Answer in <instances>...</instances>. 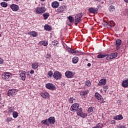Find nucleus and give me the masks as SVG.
Listing matches in <instances>:
<instances>
[{
  "mask_svg": "<svg viewBox=\"0 0 128 128\" xmlns=\"http://www.w3.org/2000/svg\"><path fill=\"white\" fill-rule=\"evenodd\" d=\"M36 12L38 14H44L46 12V8L44 6H39L37 7L36 9Z\"/></svg>",
  "mask_w": 128,
  "mask_h": 128,
  "instance_id": "obj_1",
  "label": "nucleus"
},
{
  "mask_svg": "<svg viewBox=\"0 0 128 128\" xmlns=\"http://www.w3.org/2000/svg\"><path fill=\"white\" fill-rule=\"evenodd\" d=\"M82 13L80 12L74 18L75 25L78 26V24L82 20Z\"/></svg>",
  "mask_w": 128,
  "mask_h": 128,
  "instance_id": "obj_2",
  "label": "nucleus"
},
{
  "mask_svg": "<svg viewBox=\"0 0 128 128\" xmlns=\"http://www.w3.org/2000/svg\"><path fill=\"white\" fill-rule=\"evenodd\" d=\"M80 108V104L78 103H74L73 104L70 108V110L72 112H76L77 110H78Z\"/></svg>",
  "mask_w": 128,
  "mask_h": 128,
  "instance_id": "obj_3",
  "label": "nucleus"
},
{
  "mask_svg": "<svg viewBox=\"0 0 128 128\" xmlns=\"http://www.w3.org/2000/svg\"><path fill=\"white\" fill-rule=\"evenodd\" d=\"M46 88L51 90H56V86L52 84L48 83L46 84Z\"/></svg>",
  "mask_w": 128,
  "mask_h": 128,
  "instance_id": "obj_4",
  "label": "nucleus"
},
{
  "mask_svg": "<svg viewBox=\"0 0 128 128\" xmlns=\"http://www.w3.org/2000/svg\"><path fill=\"white\" fill-rule=\"evenodd\" d=\"M70 52L71 54H75L76 56H82V52L81 50H76L74 49H70Z\"/></svg>",
  "mask_w": 128,
  "mask_h": 128,
  "instance_id": "obj_5",
  "label": "nucleus"
},
{
  "mask_svg": "<svg viewBox=\"0 0 128 128\" xmlns=\"http://www.w3.org/2000/svg\"><path fill=\"white\" fill-rule=\"evenodd\" d=\"M53 78L56 80H60L62 78V74L58 71L55 72L53 75Z\"/></svg>",
  "mask_w": 128,
  "mask_h": 128,
  "instance_id": "obj_6",
  "label": "nucleus"
},
{
  "mask_svg": "<svg viewBox=\"0 0 128 128\" xmlns=\"http://www.w3.org/2000/svg\"><path fill=\"white\" fill-rule=\"evenodd\" d=\"M19 74L20 77L21 78V80H26V71H20Z\"/></svg>",
  "mask_w": 128,
  "mask_h": 128,
  "instance_id": "obj_7",
  "label": "nucleus"
},
{
  "mask_svg": "<svg viewBox=\"0 0 128 128\" xmlns=\"http://www.w3.org/2000/svg\"><path fill=\"white\" fill-rule=\"evenodd\" d=\"M16 92H18V89H12V90H10L8 92V96H14L16 94Z\"/></svg>",
  "mask_w": 128,
  "mask_h": 128,
  "instance_id": "obj_8",
  "label": "nucleus"
},
{
  "mask_svg": "<svg viewBox=\"0 0 128 128\" xmlns=\"http://www.w3.org/2000/svg\"><path fill=\"white\" fill-rule=\"evenodd\" d=\"M65 76L68 78H74V74L72 72V71L67 70L65 72Z\"/></svg>",
  "mask_w": 128,
  "mask_h": 128,
  "instance_id": "obj_9",
  "label": "nucleus"
},
{
  "mask_svg": "<svg viewBox=\"0 0 128 128\" xmlns=\"http://www.w3.org/2000/svg\"><path fill=\"white\" fill-rule=\"evenodd\" d=\"M95 96L96 98L98 100H100L99 102L100 104H102V102H104V98H102V97L100 94L98 92L96 93Z\"/></svg>",
  "mask_w": 128,
  "mask_h": 128,
  "instance_id": "obj_10",
  "label": "nucleus"
},
{
  "mask_svg": "<svg viewBox=\"0 0 128 128\" xmlns=\"http://www.w3.org/2000/svg\"><path fill=\"white\" fill-rule=\"evenodd\" d=\"M98 8H88V12L90 14H98Z\"/></svg>",
  "mask_w": 128,
  "mask_h": 128,
  "instance_id": "obj_11",
  "label": "nucleus"
},
{
  "mask_svg": "<svg viewBox=\"0 0 128 128\" xmlns=\"http://www.w3.org/2000/svg\"><path fill=\"white\" fill-rule=\"evenodd\" d=\"M11 77L12 74L10 73L6 72L2 75V78H3V80H6V78H10Z\"/></svg>",
  "mask_w": 128,
  "mask_h": 128,
  "instance_id": "obj_12",
  "label": "nucleus"
},
{
  "mask_svg": "<svg viewBox=\"0 0 128 128\" xmlns=\"http://www.w3.org/2000/svg\"><path fill=\"white\" fill-rule=\"evenodd\" d=\"M66 10V6H62L58 8L57 12H64Z\"/></svg>",
  "mask_w": 128,
  "mask_h": 128,
  "instance_id": "obj_13",
  "label": "nucleus"
},
{
  "mask_svg": "<svg viewBox=\"0 0 128 128\" xmlns=\"http://www.w3.org/2000/svg\"><path fill=\"white\" fill-rule=\"evenodd\" d=\"M10 8L14 12H18V10L19 7L16 4H12L10 6Z\"/></svg>",
  "mask_w": 128,
  "mask_h": 128,
  "instance_id": "obj_14",
  "label": "nucleus"
},
{
  "mask_svg": "<svg viewBox=\"0 0 128 128\" xmlns=\"http://www.w3.org/2000/svg\"><path fill=\"white\" fill-rule=\"evenodd\" d=\"M40 96L44 98H50V95L48 94V92H42L40 93Z\"/></svg>",
  "mask_w": 128,
  "mask_h": 128,
  "instance_id": "obj_15",
  "label": "nucleus"
},
{
  "mask_svg": "<svg viewBox=\"0 0 128 128\" xmlns=\"http://www.w3.org/2000/svg\"><path fill=\"white\" fill-rule=\"evenodd\" d=\"M60 6V3L56 1H54L52 3V6L53 8H58Z\"/></svg>",
  "mask_w": 128,
  "mask_h": 128,
  "instance_id": "obj_16",
  "label": "nucleus"
},
{
  "mask_svg": "<svg viewBox=\"0 0 128 128\" xmlns=\"http://www.w3.org/2000/svg\"><path fill=\"white\" fill-rule=\"evenodd\" d=\"M48 122L51 124H54V122H56V118L54 116L50 117L48 118Z\"/></svg>",
  "mask_w": 128,
  "mask_h": 128,
  "instance_id": "obj_17",
  "label": "nucleus"
},
{
  "mask_svg": "<svg viewBox=\"0 0 128 128\" xmlns=\"http://www.w3.org/2000/svg\"><path fill=\"white\" fill-rule=\"evenodd\" d=\"M106 84V80L103 78L100 80L98 84V86H104Z\"/></svg>",
  "mask_w": 128,
  "mask_h": 128,
  "instance_id": "obj_18",
  "label": "nucleus"
},
{
  "mask_svg": "<svg viewBox=\"0 0 128 128\" xmlns=\"http://www.w3.org/2000/svg\"><path fill=\"white\" fill-rule=\"evenodd\" d=\"M28 34H30V36H32L34 38H36L38 36V32H36V31L30 32H28Z\"/></svg>",
  "mask_w": 128,
  "mask_h": 128,
  "instance_id": "obj_19",
  "label": "nucleus"
},
{
  "mask_svg": "<svg viewBox=\"0 0 128 128\" xmlns=\"http://www.w3.org/2000/svg\"><path fill=\"white\" fill-rule=\"evenodd\" d=\"M122 86L123 88H128V79L124 80L122 82Z\"/></svg>",
  "mask_w": 128,
  "mask_h": 128,
  "instance_id": "obj_20",
  "label": "nucleus"
},
{
  "mask_svg": "<svg viewBox=\"0 0 128 128\" xmlns=\"http://www.w3.org/2000/svg\"><path fill=\"white\" fill-rule=\"evenodd\" d=\"M76 112H77L78 116H82V108H80L78 110H76Z\"/></svg>",
  "mask_w": 128,
  "mask_h": 128,
  "instance_id": "obj_21",
  "label": "nucleus"
},
{
  "mask_svg": "<svg viewBox=\"0 0 128 128\" xmlns=\"http://www.w3.org/2000/svg\"><path fill=\"white\" fill-rule=\"evenodd\" d=\"M116 26V24L113 21H110L108 22V28H114Z\"/></svg>",
  "mask_w": 128,
  "mask_h": 128,
  "instance_id": "obj_22",
  "label": "nucleus"
},
{
  "mask_svg": "<svg viewBox=\"0 0 128 128\" xmlns=\"http://www.w3.org/2000/svg\"><path fill=\"white\" fill-rule=\"evenodd\" d=\"M122 118H123L122 114L114 116V120H122Z\"/></svg>",
  "mask_w": 128,
  "mask_h": 128,
  "instance_id": "obj_23",
  "label": "nucleus"
},
{
  "mask_svg": "<svg viewBox=\"0 0 128 128\" xmlns=\"http://www.w3.org/2000/svg\"><path fill=\"white\" fill-rule=\"evenodd\" d=\"M50 122H48V120L46 119L45 120H43L42 121L41 123L44 124L45 126H50Z\"/></svg>",
  "mask_w": 128,
  "mask_h": 128,
  "instance_id": "obj_24",
  "label": "nucleus"
},
{
  "mask_svg": "<svg viewBox=\"0 0 128 128\" xmlns=\"http://www.w3.org/2000/svg\"><path fill=\"white\" fill-rule=\"evenodd\" d=\"M45 30H52V26L48 24H45L44 26Z\"/></svg>",
  "mask_w": 128,
  "mask_h": 128,
  "instance_id": "obj_25",
  "label": "nucleus"
},
{
  "mask_svg": "<svg viewBox=\"0 0 128 128\" xmlns=\"http://www.w3.org/2000/svg\"><path fill=\"white\" fill-rule=\"evenodd\" d=\"M39 44L40 46H48V43L46 41H41V42H40Z\"/></svg>",
  "mask_w": 128,
  "mask_h": 128,
  "instance_id": "obj_26",
  "label": "nucleus"
},
{
  "mask_svg": "<svg viewBox=\"0 0 128 128\" xmlns=\"http://www.w3.org/2000/svg\"><path fill=\"white\" fill-rule=\"evenodd\" d=\"M108 56V54H99L97 56L98 58H106Z\"/></svg>",
  "mask_w": 128,
  "mask_h": 128,
  "instance_id": "obj_27",
  "label": "nucleus"
},
{
  "mask_svg": "<svg viewBox=\"0 0 128 128\" xmlns=\"http://www.w3.org/2000/svg\"><path fill=\"white\" fill-rule=\"evenodd\" d=\"M42 16H44V20H48V18L50 16V14L48 12H46L42 14Z\"/></svg>",
  "mask_w": 128,
  "mask_h": 128,
  "instance_id": "obj_28",
  "label": "nucleus"
},
{
  "mask_svg": "<svg viewBox=\"0 0 128 128\" xmlns=\"http://www.w3.org/2000/svg\"><path fill=\"white\" fill-rule=\"evenodd\" d=\"M104 124L102 123H98L96 126L92 127V128H102Z\"/></svg>",
  "mask_w": 128,
  "mask_h": 128,
  "instance_id": "obj_29",
  "label": "nucleus"
},
{
  "mask_svg": "<svg viewBox=\"0 0 128 128\" xmlns=\"http://www.w3.org/2000/svg\"><path fill=\"white\" fill-rule=\"evenodd\" d=\"M32 68H34V70H36V68H38V63H34L32 64Z\"/></svg>",
  "mask_w": 128,
  "mask_h": 128,
  "instance_id": "obj_30",
  "label": "nucleus"
},
{
  "mask_svg": "<svg viewBox=\"0 0 128 128\" xmlns=\"http://www.w3.org/2000/svg\"><path fill=\"white\" fill-rule=\"evenodd\" d=\"M78 62V57H74L72 59V62L73 64H76Z\"/></svg>",
  "mask_w": 128,
  "mask_h": 128,
  "instance_id": "obj_31",
  "label": "nucleus"
},
{
  "mask_svg": "<svg viewBox=\"0 0 128 128\" xmlns=\"http://www.w3.org/2000/svg\"><path fill=\"white\" fill-rule=\"evenodd\" d=\"M13 118H16L18 116V113L16 112H13L12 113Z\"/></svg>",
  "mask_w": 128,
  "mask_h": 128,
  "instance_id": "obj_32",
  "label": "nucleus"
},
{
  "mask_svg": "<svg viewBox=\"0 0 128 128\" xmlns=\"http://www.w3.org/2000/svg\"><path fill=\"white\" fill-rule=\"evenodd\" d=\"M68 19L69 20L70 22H74V17H72V16H70L68 17Z\"/></svg>",
  "mask_w": 128,
  "mask_h": 128,
  "instance_id": "obj_33",
  "label": "nucleus"
},
{
  "mask_svg": "<svg viewBox=\"0 0 128 128\" xmlns=\"http://www.w3.org/2000/svg\"><path fill=\"white\" fill-rule=\"evenodd\" d=\"M110 55L111 56L112 58H114L118 56V53L117 52L112 53Z\"/></svg>",
  "mask_w": 128,
  "mask_h": 128,
  "instance_id": "obj_34",
  "label": "nucleus"
},
{
  "mask_svg": "<svg viewBox=\"0 0 128 128\" xmlns=\"http://www.w3.org/2000/svg\"><path fill=\"white\" fill-rule=\"evenodd\" d=\"M0 6H2L3 8H6V6H8V4L6 2H2L0 4Z\"/></svg>",
  "mask_w": 128,
  "mask_h": 128,
  "instance_id": "obj_35",
  "label": "nucleus"
},
{
  "mask_svg": "<svg viewBox=\"0 0 128 128\" xmlns=\"http://www.w3.org/2000/svg\"><path fill=\"white\" fill-rule=\"evenodd\" d=\"M116 46H120L122 44V40L118 39L116 40Z\"/></svg>",
  "mask_w": 128,
  "mask_h": 128,
  "instance_id": "obj_36",
  "label": "nucleus"
},
{
  "mask_svg": "<svg viewBox=\"0 0 128 128\" xmlns=\"http://www.w3.org/2000/svg\"><path fill=\"white\" fill-rule=\"evenodd\" d=\"M12 118L11 117H8L6 118V119L5 122L8 124L10 122H12Z\"/></svg>",
  "mask_w": 128,
  "mask_h": 128,
  "instance_id": "obj_37",
  "label": "nucleus"
},
{
  "mask_svg": "<svg viewBox=\"0 0 128 128\" xmlns=\"http://www.w3.org/2000/svg\"><path fill=\"white\" fill-rule=\"evenodd\" d=\"M114 6H111L109 7V10H110V12H114Z\"/></svg>",
  "mask_w": 128,
  "mask_h": 128,
  "instance_id": "obj_38",
  "label": "nucleus"
},
{
  "mask_svg": "<svg viewBox=\"0 0 128 128\" xmlns=\"http://www.w3.org/2000/svg\"><path fill=\"white\" fill-rule=\"evenodd\" d=\"M91 84H90V80H87L86 82H85V86H90Z\"/></svg>",
  "mask_w": 128,
  "mask_h": 128,
  "instance_id": "obj_39",
  "label": "nucleus"
},
{
  "mask_svg": "<svg viewBox=\"0 0 128 128\" xmlns=\"http://www.w3.org/2000/svg\"><path fill=\"white\" fill-rule=\"evenodd\" d=\"M106 60H112V58L111 55H108L107 54L106 58Z\"/></svg>",
  "mask_w": 128,
  "mask_h": 128,
  "instance_id": "obj_40",
  "label": "nucleus"
},
{
  "mask_svg": "<svg viewBox=\"0 0 128 128\" xmlns=\"http://www.w3.org/2000/svg\"><path fill=\"white\" fill-rule=\"evenodd\" d=\"M75 99H74V98H68V101L70 104H72L74 102V100Z\"/></svg>",
  "mask_w": 128,
  "mask_h": 128,
  "instance_id": "obj_41",
  "label": "nucleus"
},
{
  "mask_svg": "<svg viewBox=\"0 0 128 128\" xmlns=\"http://www.w3.org/2000/svg\"><path fill=\"white\" fill-rule=\"evenodd\" d=\"M52 74H54L52 73V70H50L48 74V76L50 78L52 76Z\"/></svg>",
  "mask_w": 128,
  "mask_h": 128,
  "instance_id": "obj_42",
  "label": "nucleus"
},
{
  "mask_svg": "<svg viewBox=\"0 0 128 128\" xmlns=\"http://www.w3.org/2000/svg\"><path fill=\"white\" fill-rule=\"evenodd\" d=\"M13 111H14V108L12 107L10 108H8V112H10V114Z\"/></svg>",
  "mask_w": 128,
  "mask_h": 128,
  "instance_id": "obj_43",
  "label": "nucleus"
},
{
  "mask_svg": "<svg viewBox=\"0 0 128 128\" xmlns=\"http://www.w3.org/2000/svg\"><path fill=\"white\" fill-rule=\"evenodd\" d=\"M92 108L90 107L88 108V112L90 114V112H92Z\"/></svg>",
  "mask_w": 128,
  "mask_h": 128,
  "instance_id": "obj_44",
  "label": "nucleus"
},
{
  "mask_svg": "<svg viewBox=\"0 0 128 128\" xmlns=\"http://www.w3.org/2000/svg\"><path fill=\"white\" fill-rule=\"evenodd\" d=\"M102 24H104V26H108V22H106L104 21L102 23Z\"/></svg>",
  "mask_w": 128,
  "mask_h": 128,
  "instance_id": "obj_45",
  "label": "nucleus"
},
{
  "mask_svg": "<svg viewBox=\"0 0 128 128\" xmlns=\"http://www.w3.org/2000/svg\"><path fill=\"white\" fill-rule=\"evenodd\" d=\"M50 56H51L50 54H48L46 55V58H50Z\"/></svg>",
  "mask_w": 128,
  "mask_h": 128,
  "instance_id": "obj_46",
  "label": "nucleus"
},
{
  "mask_svg": "<svg viewBox=\"0 0 128 128\" xmlns=\"http://www.w3.org/2000/svg\"><path fill=\"white\" fill-rule=\"evenodd\" d=\"M53 46H58V41L54 40L52 42Z\"/></svg>",
  "mask_w": 128,
  "mask_h": 128,
  "instance_id": "obj_47",
  "label": "nucleus"
},
{
  "mask_svg": "<svg viewBox=\"0 0 128 128\" xmlns=\"http://www.w3.org/2000/svg\"><path fill=\"white\" fill-rule=\"evenodd\" d=\"M82 116V118H86V114L82 113V116Z\"/></svg>",
  "mask_w": 128,
  "mask_h": 128,
  "instance_id": "obj_48",
  "label": "nucleus"
},
{
  "mask_svg": "<svg viewBox=\"0 0 128 128\" xmlns=\"http://www.w3.org/2000/svg\"><path fill=\"white\" fill-rule=\"evenodd\" d=\"M4 64V60L0 58V64Z\"/></svg>",
  "mask_w": 128,
  "mask_h": 128,
  "instance_id": "obj_49",
  "label": "nucleus"
},
{
  "mask_svg": "<svg viewBox=\"0 0 128 128\" xmlns=\"http://www.w3.org/2000/svg\"><path fill=\"white\" fill-rule=\"evenodd\" d=\"M111 124H116V120H112L111 121Z\"/></svg>",
  "mask_w": 128,
  "mask_h": 128,
  "instance_id": "obj_50",
  "label": "nucleus"
},
{
  "mask_svg": "<svg viewBox=\"0 0 128 128\" xmlns=\"http://www.w3.org/2000/svg\"><path fill=\"white\" fill-rule=\"evenodd\" d=\"M30 74H34V70H30Z\"/></svg>",
  "mask_w": 128,
  "mask_h": 128,
  "instance_id": "obj_51",
  "label": "nucleus"
},
{
  "mask_svg": "<svg viewBox=\"0 0 128 128\" xmlns=\"http://www.w3.org/2000/svg\"><path fill=\"white\" fill-rule=\"evenodd\" d=\"M80 96H86L84 91L80 92Z\"/></svg>",
  "mask_w": 128,
  "mask_h": 128,
  "instance_id": "obj_52",
  "label": "nucleus"
},
{
  "mask_svg": "<svg viewBox=\"0 0 128 128\" xmlns=\"http://www.w3.org/2000/svg\"><path fill=\"white\" fill-rule=\"evenodd\" d=\"M118 128H126L125 125H122V126H120V127Z\"/></svg>",
  "mask_w": 128,
  "mask_h": 128,
  "instance_id": "obj_53",
  "label": "nucleus"
},
{
  "mask_svg": "<svg viewBox=\"0 0 128 128\" xmlns=\"http://www.w3.org/2000/svg\"><path fill=\"white\" fill-rule=\"evenodd\" d=\"M88 92H89L88 90L84 91V93L85 94V95L88 94Z\"/></svg>",
  "mask_w": 128,
  "mask_h": 128,
  "instance_id": "obj_54",
  "label": "nucleus"
},
{
  "mask_svg": "<svg viewBox=\"0 0 128 128\" xmlns=\"http://www.w3.org/2000/svg\"><path fill=\"white\" fill-rule=\"evenodd\" d=\"M108 86H104V90H108Z\"/></svg>",
  "mask_w": 128,
  "mask_h": 128,
  "instance_id": "obj_55",
  "label": "nucleus"
},
{
  "mask_svg": "<svg viewBox=\"0 0 128 128\" xmlns=\"http://www.w3.org/2000/svg\"><path fill=\"white\" fill-rule=\"evenodd\" d=\"M120 49V46H117L116 50H119Z\"/></svg>",
  "mask_w": 128,
  "mask_h": 128,
  "instance_id": "obj_56",
  "label": "nucleus"
},
{
  "mask_svg": "<svg viewBox=\"0 0 128 128\" xmlns=\"http://www.w3.org/2000/svg\"><path fill=\"white\" fill-rule=\"evenodd\" d=\"M92 66V64H90V63L88 64V66Z\"/></svg>",
  "mask_w": 128,
  "mask_h": 128,
  "instance_id": "obj_57",
  "label": "nucleus"
},
{
  "mask_svg": "<svg viewBox=\"0 0 128 128\" xmlns=\"http://www.w3.org/2000/svg\"><path fill=\"white\" fill-rule=\"evenodd\" d=\"M27 76H30V72H28V73L27 74Z\"/></svg>",
  "mask_w": 128,
  "mask_h": 128,
  "instance_id": "obj_58",
  "label": "nucleus"
},
{
  "mask_svg": "<svg viewBox=\"0 0 128 128\" xmlns=\"http://www.w3.org/2000/svg\"><path fill=\"white\" fill-rule=\"evenodd\" d=\"M124 1H125L126 2H127L128 4V0H124Z\"/></svg>",
  "mask_w": 128,
  "mask_h": 128,
  "instance_id": "obj_59",
  "label": "nucleus"
},
{
  "mask_svg": "<svg viewBox=\"0 0 128 128\" xmlns=\"http://www.w3.org/2000/svg\"><path fill=\"white\" fill-rule=\"evenodd\" d=\"M4 0V2H8V0Z\"/></svg>",
  "mask_w": 128,
  "mask_h": 128,
  "instance_id": "obj_60",
  "label": "nucleus"
},
{
  "mask_svg": "<svg viewBox=\"0 0 128 128\" xmlns=\"http://www.w3.org/2000/svg\"><path fill=\"white\" fill-rule=\"evenodd\" d=\"M41 2H44L46 0H40Z\"/></svg>",
  "mask_w": 128,
  "mask_h": 128,
  "instance_id": "obj_61",
  "label": "nucleus"
},
{
  "mask_svg": "<svg viewBox=\"0 0 128 128\" xmlns=\"http://www.w3.org/2000/svg\"><path fill=\"white\" fill-rule=\"evenodd\" d=\"M98 0V2H100L102 0Z\"/></svg>",
  "mask_w": 128,
  "mask_h": 128,
  "instance_id": "obj_62",
  "label": "nucleus"
},
{
  "mask_svg": "<svg viewBox=\"0 0 128 128\" xmlns=\"http://www.w3.org/2000/svg\"><path fill=\"white\" fill-rule=\"evenodd\" d=\"M60 2H62V0H58Z\"/></svg>",
  "mask_w": 128,
  "mask_h": 128,
  "instance_id": "obj_63",
  "label": "nucleus"
},
{
  "mask_svg": "<svg viewBox=\"0 0 128 128\" xmlns=\"http://www.w3.org/2000/svg\"><path fill=\"white\" fill-rule=\"evenodd\" d=\"M0 36H2V34H0Z\"/></svg>",
  "mask_w": 128,
  "mask_h": 128,
  "instance_id": "obj_64",
  "label": "nucleus"
}]
</instances>
